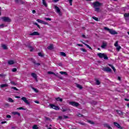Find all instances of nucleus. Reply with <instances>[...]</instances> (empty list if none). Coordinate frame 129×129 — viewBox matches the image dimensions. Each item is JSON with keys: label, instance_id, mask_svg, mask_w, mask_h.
Here are the masks:
<instances>
[{"label": "nucleus", "instance_id": "nucleus-14", "mask_svg": "<svg viewBox=\"0 0 129 129\" xmlns=\"http://www.w3.org/2000/svg\"><path fill=\"white\" fill-rule=\"evenodd\" d=\"M54 9L56 11L57 13H58V14L61 13V10H60L59 7H58V6H54Z\"/></svg>", "mask_w": 129, "mask_h": 129}, {"label": "nucleus", "instance_id": "nucleus-7", "mask_svg": "<svg viewBox=\"0 0 129 129\" xmlns=\"http://www.w3.org/2000/svg\"><path fill=\"white\" fill-rule=\"evenodd\" d=\"M16 4H19V5H25L26 1H23V0H15Z\"/></svg>", "mask_w": 129, "mask_h": 129}, {"label": "nucleus", "instance_id": "nucleus-43", "mask_svg": "<svg viewBox=\"0 0 129 129\" xmlns=\"http://www.w3.org/2000/svg\"><path fill=\"white\" fill-rule=\"evenodd\" d=\"M44 20H46V21H51L52 19L50 18H44Z\"/></svg>", "mask_w": 129, "mask_h": 129}, {"label": "nucleus", "instance_id": "nucleus-10", "mask_svg": "<svg viewBox=\"0 0 129 129\" xmlns=\"http://www.w3.org/2000/svg\"><path fill=\"white\" fill-rule=\"evenodd\" d=\"M113 124H114V125H115V126H116L117 127V128L123 129V127L120 126V125L118 124V123L116 122H114Z\"/></svg>", "mask_w": 129, "mask_h": 129}, {"label": "nucleus", "instance_id": "nucleus-9", "mask_svg": "<svg viewBox=\"0 0 129 129\" xmlns=\"http://www.w3.org/2000/svg\"><path fill=\"white\" fill-rule=\"evenodd\" d=\"M25 46L27 48H28V49H30V52H33V51H34V47L31 46L30 44H25Z\"/></svg>", "mask_w": 129, "mask_h": 129}, {"label": "nucleus", "instance_id": "nucleus-54", "mask_svg": "<svg viewBox=\"0 0 129 129\" xmlns=\"http://www.w3.org/2000/svg\"><path fill=\"white\" fill-rule=\"evenodd\" d=\"M6 117H7V118H11L12 117V116H11V115H7L6 116Z\"/></svg>", "mask_w": 129, "mask_h": 129}, {"label": "nucleus", "instance_id": "nucleus-3", "mask_svg": "<svg viewBox=\"0 0 129 129\" xmlns=\"http://www.w3.org/2000/svg\"><path fill=\"white\" fill-rule=\"evenodd\" d=\"M1 20H2V21L3 22H7V23H11V22H12V20H11V19H10L8 17H2Z\"/></svg>", "mask_w": 129, "mask_h": 129}, {"label": "nucleus", "instance_id": "nucleus-62", "mask_svg": "<svg viewBox=\"0 0 129 129\" xmlns=\"http://www.w3.org/2000/svg\"><path fill=\"white\" fill-rule=\"evenodd\" d=\"M78 46H79V47H83V44H78Z\"/></svg>", "mask_w": 129, "mask_h": 129}, {"label": "nucleus", "instance_id": "nucleus-48", "mask_svg": "<svg viewBox=\"0 0 129 129\" xmlns=\"http://www.w3.org/2000/svg\"><path fill=\"white\" fill-rule=\"evenodd\" d=\"M73 2V0H69V4L70 6H72V2Z\"/></svg>", "mask_w": 129, "mask_h": 129}, {"label": "nucleus", "instance_id": "nucleus-21", "mask_svg": "<svg viewBox=\"0 0 129 129\" xmlns=\"http://www.w3.org/2000/svg\"><path fill=\"white\" fill-rule=\"evenodd\" d=\"M8 64L9 65H13V64H15V61L14 60H9L8 61Z\"/></svg>", "mask_w": 129, "mask_h": 129}, {"label": "nucleus", "instance_id": "nucleus-45", "mask_svg": "<svg viewBox=\"0 0 129 129\" xmlns=\"http://www.w3.org/2000/svg\"><path fill=\"white\" fill-rule=\"evenodd\" d=\"M12 89H14V90H16V91H18L19 89H18L16 87H12L11 88Z\"/></svg>", "mask_w": 129, "mask_h": 129}, {"label": "nucleus", "instance_id": "nucleus-22", "mask_svg": "<svg viewBox=\"0 0 129 129\" xmlns=\"http://www.w3.org/2000/svg\"><path fill=\"white\" fill-rule=\"evenodd\" d=\"M107 44L105 42H103L102 45L101 46V47L103 48L104 49V48L106 47V46H107Z\"/></svg>", "mask_w": 129, "mask_h": 129}, {"label": "nucleus", "instance_id": "nucleus-36", "mask_svg": "<svg viewBox=\"0 0 129 129\" xmlns=\"http://www.w3.org/2000/svg\"><path fill=\"white\" fill-rule=\"evenodd\" d=\"M33 63L34 64V65H37V66H40L41 65L40 63H36L35 60L33 61Z\"/></svg>", "mask_w": 129, "mask_h": 129}, {"label": "nucleus", "instance_id": "nucleus-24", "mask_svg": "<svg viewBox=\"0 0 129 129\" xmlns=\"http://www.w3.org/2000/svg\"><path fill=\"white\" fill-rule=\"evenodd\" d=\"M55 100H56L57 101H60V102H62V101H63V99L60 97H57L55 98Z\"/></svg>", "mask_w": 129, "mask_h": 129}, {"label": "nucleus", "instance_id": "nucleus-29", "mask_svg": "<svg viewBox=\"0 0 129 129\" xmlns=\"http://www.w3.org/2000/svg\"><path fill=\"white\" fill-rule=\"evenodd\" d=\"M17 109L18 110H26V109L23 108V107H20L17 108Z\"/></svg>", "mask_w": 129, "mask_h": 129}, {"label": "nucleus", "instance_id": "nucleus-35", "mask_svg": "<svg viewBox=\"0 0 129 129\" xmlns=\"http://www.w3.org/2000/svg\"><path fill=\"white\" fill-rule=\"evenodd\" d=\"M121 49V47L120 46H118L116 47V50L117 52H119V50Z\"/></svg>", "mask_w": 129, "mask_h": 129}, {"label": "nucleus", "instance_id": "nucleus-13", "mask_svg": "<svg viewBox=\"0 0 129 129\" xmlns=\"http://www.w3.org/2000/svg\"><path fill=\"white\" fill-rule=\"evenodd\" d=\"M40 33L37 31H34V32L30 34V36H39Z\"/></svg>", "mask_w": 129, "mask_h": 129}, {"label": "nucleus", "instance_id": "nucleus-53", "mask_svg": "<svg viewBox=\"0 0 129 129\" xmlns=\"http://www.w3.org/2000/svg\"><path fill=\"white\" fill-rule=\"evenodd\" d=\"M57 65H58V66H60V67H62V66H63V64H62L61 62H60V63H57Z\"/></svg>", "mask_w": 129, "mask_h": 129}, {"label": "nucleus", "instance_id": "nucleus-38", "mask_svg": "<svg viewBox=\"0 0 129 129\" xmlns=\"http://www.w3.org/2000/svg\"><path fill=\"white\" fill-rule=\"evenodd\" d=\"M88 122L89 123H90V124H94V122H93V121H91L90 120H88Z\"/></svg>", "mask_w": 129, "mask_h": 129}, {"label": "nucleus", "instance_id": "nucleus-12", "mask_svg": "<svg viewBox=\"0 0 129 129\" xmlns=\"http://www.w3.org/2000/svg\"><path fill=\"white\" fill-rule=\"evenodd\" d=\"M103 70L106 72H111V70L109 67L104 68Z\"/></svg>", "mask_w": 129, "mask_h": 129}, {"label": "nucleus", "instance_id": "nucleus-11", "mask_svg": "<svg viewBox=\"0 0 129 129\" xmlns=\"http://www.w3.org/2000/svg\"><path fill=\"white\" fill-rule=\"evenodd\" d=\"M37 22H38V23H40V24H43V25H49V23L43 20H41L40 19H37Z\"/></svg>", "mask_w": 129, "mask_h": 129}, {"label": "nucleus", "instance_id": "nucleus-26", "mask_svg": "<svg viewBox=\"0 0 129 129\" xmlns=\"http://www.w3.org/2000/svg\"><path fill=\"white\" fill-rule=\"evenodd\" d=\"M53 75H54V76H56V77H58V78H60V79H62V78H60V76L58 73L55 74L54 73H53Z\"/></svg>", "mask_w": 129, "mask_h": 129}, {"label": "nucleus", "instance_id": "nucleus-49", "mask_svg": "<svg viewBox=\"0 0 129 129\" xmlns=\"http://www.w3.org/2000/svg\"><path fill=\"white\" fill-rule=\"evenodd\" d=\"M12 72H17V68H13L12 69Z\"/></svg>", "mask_w": 129, "mask_h": 129}, {"label": "nucleus", "instance_id": "nucleus-44", "mask_svg": "<svg viewBox=\"0 0 129 129\" xmlns=\"http://www.w3.org/2000/svg\"><path fill=\"white\" fill-rule=\"evenodd\" d=\"M108 66H109L110 67H111V68H112V69H115V68H114V67H113V66H112L111 64H108Z\"/></svg>", "mask_w": 129, "mask_h": 129}, {"label": "nucleus", "instance_id": "nucleus-32", "mask_svg": "<svg viewBox=\"0 0 129 129\" xmlns=\"http://www.w3.org/2000/svg\"><path fill=\"white\" fill-rule=\"evenodd\" d=\"M38 55L39 56V57H44V56H45V55L41 52H38Z\"/></svg>", "mask_w": 129, "mask_h": 129}, {"label": "nucleus", "instance_id": "nucleus-47", "mask_svg": "<svg viewBox=\"0 0 129 129\" xmlns=\"http://www.w3.org/2000/svg\"><path fill=\"white\" fill-rule=\"evenodd\" d=\"M34 25H35L36 26H37V27H38L39 29H41L40 25L38 24V23H37L36 22L34 23Z\"/></svg>", "mask_w": 129, "mask_h": 129}, {"label": "nucleus", "instance_id": "nucleus-60", "mask_svg": "<svg viewBox=\"0 0 129 129\" xmlns=\"http://www.w3.org/2000/svg\"><path fill=\"white\" fill-rule=\"evenodd\" d=\"M63 117L64 118L66 119V118H69V117L68 116H66V115H63Z\"/></svg>", "mask_w": 129, "mask_h": 129}, {"label": "nucleus", "instance_id": "nucleus-31", "mask_svg": "<svg viewBox=\"0 0 129 129\" xmlns=\"http://www.w3.org/2000/svg\"><path fill=\"white\" fill-rule=\"evenodd\" d=\"M32 128L33 129H39V127H38V125L36 124H34L33 126H32Z\"/></svg>", "mask_w": 129, "mask_h": 129}, {"label": "nucleus", "instance_id": "nucleus-34", "mask_svg": "<svg viewBox=\"0 0 129 129\" xmlns=\"http://www.w3.org/2000/svg\"><path fill=\"white\" fill-rule=\"evenodd\" d=\"M77 87H78V88H79L80 89H82V88H83V87H82V86L78 84H77Z\"/></svg>", "mask_w": 129, "mask_h": 129}, {"label": "nucleus", "instance_id": "nucleus-18", "mask_svg": "<svg viewBox=\"0 0 129 129\" xmlns=\"http://www.w3.org/2000/svg\"><path fill=\"white\" fill-rule=\"evenodd\" d=\"M47 49L48 50H53V49H54L53 44H50V45L47 47Z\"/></svg>", "mask_w": 129, "mask_h": 129}, {"label": "nucleus", "instance_id": "nucleus-40", "mask_svg": "<svg viewBox=\"0 0 129 129\" xmlns=\"http://www.w3.org/2000/svg\"><path fill=\"white\" fill-rule=\"evenodd\" d=\"M32 89L33 90H34V91H35V92H36V93H38V92H39V90L35 88H32Z\"/></svg>", "mask_w": 129, "mask_h": 129}, {"label": "nucleus", "instance_id": "nucleus-58", "mask_svg": "<svg viewBox=\"0 0 129 129\" xmlns=\"http://www.w3.org/2000/svg\"><path fill=\"white\" fill-rule=\"evenodd\" d=\"M58 118L59 119L62 120L63 119V117H62V116H59Z\"/></svg>", "mask_w": 129, "mask_h": 129}, {"label": "nucleus", "instance_id": "nucleus-15", "mask_svg": "<svg viewBox=\"0 0 129 129\" xmlns=\"http://www.w3.org/2000/svg\"><path fill=\"white\" fill-rule=\"evenodd\" d=\"M31 76L32 77H33V78H34V79H35V80H36V81H38L37 78V75L35 73H32L31 74Z\"/></svg>", "mask_w": 129, "mask_h": 129}, {"label": "nucleus", "instance_id": "nucleus-61", "mask_svg": "<svg viewBox=\"0 0 129 129\" xmlns=\"http://www.w3.org/2000/svg\"><path fill=\"white\" fill-rule=\"evenodd\" d=\"M1 123H2V124H4L5 123H7V121H2V122H1Z\"/></svg>", "mask_w": 129, "mask_h": 129}, {"label": "nucleus", "instance_id": "nucleus-23", "mask_svg": "<svg viewBox=\"0 0 129 129\" xmlns=\"http://www.w3.org/2000/svg\"><path fill=\"white\" fill-rule=\"evenodd\" d=\"M2 47L4 49V50H8V46L5 44H2Z\"/></svg>", "mask_w": 129, "mask_h": 129}, {"label": "nucleus", "instance_id": "nucleus-39", "mask_svg": "<svg viewBox=\"0 0 129 129\" xmlns=\"http://www.w3.org/2000/svg\"><path fill=\"white\" fill-rule=\"evenodd\" d=\"M8 100L9 101V102H14L15 101L12 98H9Z\"/></svg>", "mask_w": 129, "mask_h": 129}, {"label": "nucleus", "instance_id": "nucleus-30", "mask_svg": "<svg viewBox=\"0 0 129 129\" xmlns=\"http://www.w3.org/2000/svg\"><path fill=\"white\" fill-rule=\"evenodd\" d=\"M59 73L62 75H63V74H64V75H68V74L66 72H60Z\"/></svg>", "mask_w": 129, "mask_h": 129}, {"label": "nucleus", "instance_id": "nucleus-28", "mask_svg": "<svg viewBox=\"0 0 129 129\" xmlns=\"http://www.w3.org/2000/svg\"><path fill=\"white\" fill-rule=\"evenodd\" d=\"M61 56H63V57H66V53L64 52H60Z\"/></svg>", "mask_w": 129, "mask_h": 129}, {"label": "nucleus", "instance_id": "nucleus-64", "mask_svg": "<svg viewBox=\"0 0 129 129\" xmlns=\"http://www.w3.org/2000/svg\"><path fill=\"white\" fill-rule=\"evenodd\" d=\"M34 102L35 103H37V104H39V103H40V102H39L38 101H34Z\"/></svg>", "mask_w": 129, "mask_h": 129}, {"label": "nucleus", "instance_id": "nucleus-50", "mask_svg": "<svg viewBox=\"0 0 129 129\" xmlns=\"http://www.w3.org/2000/svg\"><path fill=\"white\" fill-rule=\"evenodd\" d=\"M115 47H117L118 46V42L116 41L114 44Z\"/></svg>", "mask_w": 129, "mask_h": 129}, {"label": "nucleus", "instance_id": "nucleus-19", "mask_svg": "<svg viewBox=\"0 0 129 129\" xmlns=\"http://www.w3.org/2000/svg\"><path fill=\"white\" fill-rule=\"evenodd\" d=\"M9 86V85L7 84H1L0 86L1 88H4V87H8Z\"/></svg>", "mask_w": 129, "mask_h": 129}, {"label": "nucleus", "instance_id": "nucleus-17", "mask_svg": "<svg viewBox=\"0 0 129 129\" xmlns=\"http://www.w3.org/2000/svg\"><path fill=\"white\" fill-rule=\"evenodd\" d=\"M104 127H107L108 129H112L110 125H109V124H108V123H104L103 124Z\"/></svg>", "mask_w": 129, "mask_h": 129}, {"label": "nucleus", "instance_id": "nucleus-20", "mask_svg": "<svg viewBox=\"0 0 129 129\" xmlns=\"http://www.w3.org/2000/svg\"><path fill=\"white\" fill-rule=\"evenodd\" d=\"M42 4L45 8H47L48 7V5L47 4V2H46V0H42Z\"/></svg>", "mask_w": 129, "mask_h": 129}, {"label": "nucleus", "instance_id": "nucleus-37", "mask_svg": "<svg viewBox=\"0 0 129 129\" xmlns=\"http://www.w3.org/2000/svg\"><path fill=\"white\" fill-rule=\"evenodd\" d=\"M128 17H129V13L124 14V18H128Z\"/></svg>", "mask_w": 129, "mask_h": 129}, {"label": "nucleus", "instance_id": "nucleus-33", "mask_svg": "<svg viewBox=\"0 0 129 129\" xmlns=\"http://www.w3.org/2000/svg\"><path fill=\"white\" fill-rule=\"evenodd\" d=\"M99 10H100L99 8L95 7V12H97V13H98V12H99Z\"/></svg>", "mask_w": 129, "mask_h": 129}, {"label": "nucleus", "instance_id": "nucleus-63", "mask_svg": "<svg viewBox=\"0 0 129 129\" xmlns=\"http://www.w3.org/2000/svg\"><path fill=\"white\" fill-rule=\"evenodd\" d=\"M58 1L59 0H52V2H53L54 3H57Z\"/></svg>", "mask_w": 129, "mask_h": 129}, {"label": "nucleus", "instance_id": "nucleus-41", "mask_svg": "<svg viewBox=\"0 0 129 129\" xmlns=\"http://www.w3.org/2000/svg\"><path fill=\"white\" fill-rule=\"evenodd\" d=\"M92 18H93V20H94L95 21H96V22H98V18L96 17H93Z\"/></svg>", "mask_w": 129, "mask_h": 129}, {"label": "nucleus", "instance_id": "nucleus-56", "mask_svg": "<svg viewBox=\"0 0 129 129\" xmlns=\"http://www.w3.org/2000/svg\"><path fill=\"white\" fill-rule=\"evenodd\" d=\"M45 118L46 119V120H50V118L48 117H45Z\"/></svg>", "mask_w": 129, "mask_h": 129}, {"label": "nucleus", "instance_id": "nucleus-25", "mask_svg": "<svg viewBox=\"0 0 129 129\" xmlns=\"http://www.w3.org/2000/svg\"><path fill=\"white\" fill-rule=\"evenodd\" d=\"M13 114H14V115H18V116H21V113L18 112H13Z\"/></svg>", "mask_w": 129, "mask_h": 129}, {"label": "nucleus", "instance_id": "nucleus-8", "mask_svg": "<svg viewBox=\"0 0 129 129\" xmlns=\"http://www.w3.org/2000/svg\"><path fill=\"white\" fill-rule=\"evenodd\" d=\"M102 4L99 2H95V3H93V6L94 8H97V7H100L102 6Z\"/></svg>", "mask_w": 129, "mask_h": 129}, {"label": "nucleus", "instance_id": "nucleus-46", "mask_svg": "<svg viewBox=\"0 0 129 129\" xmlns=\"http://www.w3.org/2000/svg\"><path fill=\"white\" fill-rule=\"evenodd\" d=\"M11 84H12V85H17V84H16V83H15V82L14 81H11L10 82Z\"/></svg>", "mask_w": 129, "mask_h": 129}, {"label": "nucleus", "instance_id": "nucleus-51", "mask_svg": "<svg viewBox=\"0 0 129 129\" xmlns=\"http://www.w3.org/2000/svg\"><path fill=\"white\" fill-rule=\"evenodd\" d=\"M81 51H82L83 52H87L86 49L84 48H81Z\"/></svg>", "mask_w": 129, "mask_h": 129}, {"label": "nucleus", "instance_id": "nucleus-6", "mask_svg": "<svg viewBox=\"0 0 129 129\" xmlns=\"http://www.w3.org/2000/svg\"><path fill=\"white\" fill-rule=\"evenodd\" d=\"M21 100H23L27 105H30V102L28 101L27 98L23 97L21 98Z\"/></svg>", "mask_w": 129, "mask_h": 129}, {"label": "nucleus", "instance_id": "nucleus-1", "mask_svg": "<svg viewBox=\"0 0 129 129\" xmlns=\"http://www.w3.org/2000/svg\"><path fill=\"white\" fill-rule=\"evenodd\" d=\"M97 56L101 59H102L103 58L104 60H108V56H107V55L105 53H99L97 54Z\"/></svg>", "mask_w": 129, "mask_h": 129}, {"label": "nucleus", "instance_id": "nucleus-55", "mask_svg": "<svg viewBox=\"0 0 129 129\" xmlns=\"http://www.w3.org/2000/svg\"><path fill=\"white\" fill-rule=\"evenodd\" d=\"M78 116H79V117H81L83 116V115H82V114H81L80 113H79L78 114Z\"/></svg>", "mask_w": 129, "mask_h": 129}, {"label": "nucleus", "instance_id": "nucleus-4", "mask_svg": "<svg viewBox=\"0 0 129 129\" xmlns=\"http://www.w3.org/2000/svg\"><path fill=\"white\" fill-rule=\"evenodd\" d=\"M69 103L70 105H72V106H74L75 107H78L79 106V103L75 101H70Z\"/></svg>", "mask_w": 129, "mask_h": 129}, {"label": "nucleus", "instance_id": "nucleus-42", "mask_svg": "<svg viewBox=\"0 0 129 129\" xmlns=\"http://www.w3.org/2000/svg\"><path fill=\"white\" fill-rule=\"evenodd\" d=\"M68 110V108L63 109V108H62V109H61V111H62V112H65V111H67Z\"/></svg>", "mask_w": 129, "mask_h": 129}, {"label": "nucleus", "instance_id": "nucleus-2", "mask_svg": "<svg viewBox=\"0 0 129 129\" xmlns=\"http://www.w3.org/2000/svg\"><path fill=\"white\" fill-rule=\"evenodd\" d=\"M104 29L106 31H108L109 33L111 34V35H117V32L112 29H110L108 28V27H105Z\"/></svg>", "mask_w": 129, "mask_h": 129}, {"label": "nucleus", "instance_id": "nucleus-59", "mask_svg": "<svg viewBox=\"0 0 129 129\" xmlns=\"http://www.w3.org/2000/svg\"><path fill=\"white\" fill-rule=\"evenodd\" d=\"M5 106H7L8 107H9V106H10V104L8 103H5Z\"/></svg>", "mask_w": 129, "mask_h": 129}, {"label": "nucleus", "instance_id": "nucleus-52", "mask_svg": "<svg viewBox=\"0 0 129 129\" xmlns=\"http://www.w3.org/2000/svg\"><path fill=\"white\" fill-rule=\"evenodd\" d=\"M83 44H84V45H86L87 48H89V47H90L89 45H88L85 43H83Z\"/></svg>", "mask_w": 129, "mask_h": 129}, {"label": "nucleus", "instance_id": "nucleus-27", "mask_svg": "<svg viewBox=\"0 0 129 129\" xmlns=\"http://www.w3.org/2000/svg\"><path fill=\"white\" fill-rule=\"evenodd\" d=\"M95 81L96 85H100V81L99 80L96 79Z\"/></svg>", "mask_w": 129, "mask_h": 129}, {"label": "nucleus", "instance_id": "nucleus-16", "mask_svg": "<svg viewBox=\"0 0 129 129\" xmlns=\"http://www.w3.org/2000/svg\"><path fill=\"white\" fill-rule=\"evenodd\" d=\"M116 112L119 114V115H123V112L119 110H116Z\"/></svg>", "mask_w": 129, "mask_h": 129}, {"label": "nucleus", "instance_id": "nucleus-5", "mask_svg": "<svg viewBox=\"0 0 129 129\" xmlns=\"http://www.w3.org/2000/svg\"><path fill=\"white\" fill-rule=\"evenodd\" d=\"M49 106H50L51 108H53V109H55V110H59L60 107L58 106L55 105L54 104H50Z\"/></svg>", "mask_w": 129, "mask_h": 129}, {"label": "nucleus", "instance_id": "nucleus-57", "mask_svg": "<svg viewBox=\"0 0 129 129\" xmlns=\"http://www.w3.org/2000/svg\"><path fill=\"white\" fill-rule=\"evenodd\" d=\"M48 74H52V75H53L54 74V72H48Z\"/></svg>", "mask_w": 129, "mask_h": 129}]
</instances>
